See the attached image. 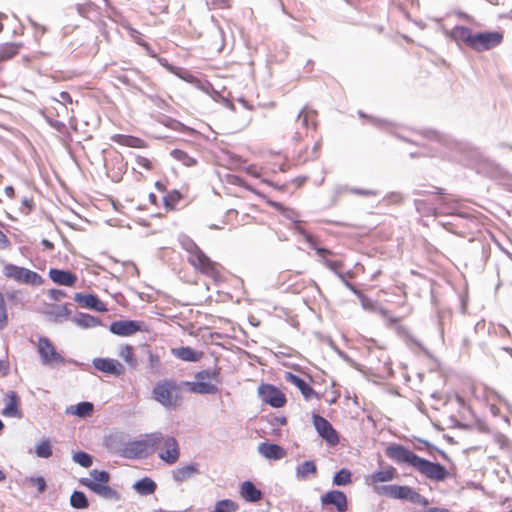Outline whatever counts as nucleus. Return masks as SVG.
<instances>
[{
	"instance_id": "f257e3e1",
	"label": "nucleus",
	"mask_w": 512,
	"mask_h": 512,
	"mask_svg": "<svg viewBox=\"0 0 512 512\" xmlns=\"http://www.w3.org/2000/svg\"><path fill=\"white\" fill-rule=\"evenodd\" d=\"M385 452L387 457L397 464H407L430 480L440 482L449 476L448 471L441 464L421 458L400 444L389 445Z\"/></svg>"
},
{
	"instance_id": "f03ea898",
	"label": "nucleus",
	"mask_w": 512,
	"mask_h": 512,
	"mask_svg": "<svg viewBox=\"0 0 512 512\" xmlns=\"http://www.w3.org/2000/svg\"><path fill=\"white\" fill-rule=\"evenodd\" d=\"M181 247L188 253L187 262L200 274L210 278L215 283L225 280L224 267L210 259L209 256L189 237L183 236Z\"/></svg>"
},
{
	"instance_id": "7ed1b4c3",
	"label": "nucleus",
	"mask_w": 512,
	"mask_h": 512,
	"mask_svg": "<svg viewBox=\"0 0 512 512\" xmlns=\"http://www.w3.org/2000/svg\"><path fill=\"white\" fill-rule=\"evenodd\" d=\"M153 399L168 409H175L182 403L180 385L172 379H162L156 382L152 389Z\"/></svg>"
},
{
	"instance_id": "20e7f679",
	"label": "nucleus",
	"mask_w": 512,
	"mask_h": 512,
	"mask_svg": "<svg viewBox=\"0 0 512 512\" xmlns=\"http://www.w3.org/2000/svg\"><path fill=\"white\" fill-rule=\"evenodd\" d=\"M194 378L195 381L184 383L191 393L216 394L219 390L218 385L222 383L221 367L215 366L211 370L198 371Z\"/></svg>"
},
{
	"instance_id": "39448f33",
	"label": "nucleus",
	"mask_w": 512,
	"mask_h": 512,
	"mask_svg": "<svg viewBox=\"0 0 512 512\" xmlns=\"http://www.w3.org/2000/svg\"><path fill=\"white\" fill-rule=\"evenodd\" d=\"M109 480L110 476L106 471L95 469L90 471L89 478H81L79 483L105 499L117 498V492L107 485Z\"/></svg>"
},
{
	"instance_id": "423d86ee",
	"label": "nucleus",
	"mask_w": 512,
	"mask_h": 512,
	"mask_svg": "<svg viewBox=\"0 0 512 512\" xmlns=\"http://www.w3.org/2000/svg\"><path fill=\"white\" fill-rule=\"evenodd\" d=\"M157 435L153 450L157 451L158 457L168 465H173L180 459L179 443L173 436H164L160 432H154Z\"/></svg>"
},
{
	"instance_id": "0eeeda50",
	"label": "nucleus",
	"mask_w": 512,
	"mask_h": 512,
	"mask_svg": "<svg viewBox=\"0 0 512 512\" xmlns=\"http://www.w3.org/2000/svg\"><path fill=\"white\" fill-rule=\"evenodd\" d=\"M488 386L473 381L471 379H465L460 383L459 390L456 394V400L461 405L466 403H483L486 397V391Z\"/></svg>"
},
{
	"instance_id": "6e6552de",
	"label": "nucleus",
	"mask_w": 512,
	"mask_h": 512,
	"mask_svg": "<svg viewBox=\"0 0 512 512\" xmlns=\"http://www.w3.org/2000/svg\"><path fill=\"white\" fill-rule=\"evenodd\" d=\"M376 493L393 499L407 500L414 504L426 505L428 503L420 493L405 485H383L376 488Z\"/></svg>"
},
{
	"instance_id": "1a4fd4ad",
	"label": "nucleus",
	"mask_w": 512,
	"mask_h": 512,
	"mask_svg": "<svg viewBox=\"0 0 512 512\" xmlns=\"http://www.w3.org/2000/svg\"><path fill=\"white\" fill-rule=\"evenodd\" d=\"M2 272L7 279H12L20 284L40 286L44 282L42 276L37 272L10 263L3 266Z\"/></svg>"
},
{
	"instance_id": "9d476101",
	"label": "nucleus",
	"mask_w": 512,
	"mask_h": 512,
	"mask_svg": "<svg viewBox=\"0 0 512 512\" xmlns=\"http://www.w3.org/2000/svg\"><path fill=\"white\" fill-rule=\"evenodd\" d=\"M157 435L147 434L143 440L128 443L122 450V456L129 459L144 458L155 446Z\"/></svg>"
},
{
	"instance_id": "9b49d317",
	"label": "nucleus",
	"mask_w": 512,
	"mask_h": 512,
	"mask_svg": "<svg viewBox=\"0 0 512 512\" xmlns=\"http://www.w3.org/2000/svg\"><path fill=\"white\" fill-rule=\"evenodd\" d=\"M37 352L44 365H63L65 358L56 350L52 341L44 336L38 338Z\"/></svg>"
},
{
	"instance_id": "f8f14e48",
	"label": "nucleus",
	"mask_w": 512,
	"mask_h": 512,
	"mask_svg": "<svg viewBox=\"0 0 512 512\" xmlns=\"http://www.w3.org/2000/svg\"><path fill=\"white\" fill-rule=\"evenodd\" d=\"M312 423L318 435L327 443L328 446L335 447L340 443L339 433L326 418L318 414H313Z\"/></svg>"
},
{
	"instance_id": "ddd939ff",
	"label": "nucleus",
	"mask_w": 512,
	"mask_h": 512,
	"mask_svg": "<svg viewBox=\"0 0 512 512\" xmlns=\"http://www.w3.org/2000/svg\"><path fill=\"white\" fill-rule=\"evenodd\" d=\"M503 38V33L498 31L476 33L473 34L470 48L478 52L490 50L500 45Z\"/></svg>"
},
{
	"instance_id": "4468645a",
	"label": "nucleus",
	"mask_w": 512,
	"mask_h": 512,
	"mask_svg": "<svg viewBox=\"0 0 512 512\" xmlns=\"http://www.w3.org/2000/svg\"><path fill=\"white\" fill-rule=\"evenodd\" d=\"M258 395L263 402L274 408H281L287 402L285 394L272 384H261L258 387Z\"/></svg>"
},
{
	"instance_id": "2eb2a0df",
	"label": "nucleus",
	"mask_w": 512,
	"mask_h": 512,
	"mask_svg": "<svg viewBox=\"0 0 512 512\" xmlns=\"http://www.w3.org/2000/svg\"><path fill=\"white\" fill-rule=\"evenodd\" d=\"M486 393L487 394L483 401V404L489 407L490 412L494 417L501 416L504 410H511L512 406L504 396L500 395L498 392L491 389L490 387H488Z\"/></svg>"
},
{
	"instance_id": "dca6fc26",
	"label": "nucleus",
	"mask_w": 512,
	"mask_h": 512,
	"mask_svg": "<svg viewBox=\"0 0 512 512\" xmlns=\"http://www.w3.org/2000/svg\"><path fill=\"white\" fill-rule=\"evenodd\" d=\"M93 366L98 371L117 377L123 375L126 371L122 363L112 358H95Z\"/></svg>"
},
{
	"instance_id": "f3484780",
	"label": "nucleus",
	"mask_w": 512,
	"mask_h": 512,
	"mask_svg": "<svg viewBox=\"0 0 512 512\" xmlns=\"http://www.w3.org/2000/svg\"><path fill=\"white\" fill-rule=\"evenodd\" d=\"M109 330L111 333L118 336H131L139 331H143L142 325L134 320H119L110 324Z\"/></svg>"
},
{
	"instance_id": "a211bd4d",
	"label": "nucleus",
	"mask_w": 512,
	"mask_h": 512,
	"mask_svg": "<svg viewBox=\"0 0 512 512\" xmlns=\"http://www.w3.org/2000/svg\"><path fill=\"white\" fill-rule=\"evenodd\" d=\"M398 477L396 468L393 466H386L384 469L375 471L371 475L365 478L366 484L372 486L376 492V488H379V483L390 482Z\"/></svg>"
},
{
	"instance_id": "6ab92c4d",
	"label": "nucleus",
	"mask_w": 512,
	"mask_h": 512,
	"mask_svg": "<svg viewBox=\"0 0 512 512\" xmlns=\"http://www.w3.org/2000/svg\"><path fill=\"white\" fill-rule=\"evenodd\" d=\"M74 301L82 308L94 310L97 312H107L106 304L94 294L75 293Z\"/></svg>"
},
{
	"instance_id": "aec40b11",
	"label": "nucleus",
	"mask_w": 512,
	"mask_h": 512,
	"mask_svg": "<svg viewBox=\"0 0 512 512\" xmlns=\"http://www.w3.org/2000/svg\"><path fill=\"white\" fill-rule=\"evenodd\" d=\"M284 379L286 382L296 386L300 390L305 400H310L312 398H320L319 394L311 387V385L305 379L291 372H285Z\"/></svg>"
},
{
	"instance_id": "412c9836",
	"label": "nucleus",
	"mask_w": 512,
	"mask_h": 512,
	"mask_svg": "<svg viewBox=\"0 0 512 512\" xmlns=\"http://www.w3.org/2000/svg\"><path fill=\"white\" fill-rule=\"evenodd\" d=\"M43 314L51 321L61 323L70 319L71 310L69 309L68 304L58 305L50 303L45 305Z\"/></svg>"
},
{
	"instance_id": "4be33fe9",
	"label": "nucleus",
	"mask_w": 512,
	"mask_h": 512,
	"mask_svg": "<svg viewBox=\"0 0 512 512\" xmlns=\"http://www.w3.org/2000/svg\"><path fill=\"white\" fill-rule=\"evenodd\" d=\"M321 502L324 505H334L338 512H346L348 502L345 493L339 490H331L322 495Z\"/></svg>"
},
{
	"instance_id": "5701e85b",
	"label": "nucleus",
	"mask_w": 512,
	"mask_h": 512,
	"mask_svg": "<svg viewBox=\"0 0 512 512\" xmlns=\"http://www.w3.org/2000/svg\"><path fill=\"white\" fill-rule=\"evenodd\" d=\"M49 278L56 284L72 287L76 284L78 277L75 273L57 268L49 270Z\"/></svg>"
},
{
	"instance_id": "b1692460",
	"label": "nucleus",
	"mask_w": 512,
	"mask_h": 512,
	"mask_svg": "<svg viewBox=\"0 0 512 512\" xmlns=\"http://www.w3.org/2000/svg\"><path fill=\"white\" fill-rule=\"evenodd\" d=\"M2 414L6 417L21 418L22 412L20 409V398L16 392L10 391L5 397V407Z\"/></svg>"
},
{
	"instance_id": "393cba45",
	"label": "nucleus",
	"mask_w": 512,
	"mask_h": 512,
	"mask_svg": "<svg viewBox=\"0 0 512 512\" xmlns=\"http://www.w3.org/2000/svg\"><path fill=\"white\" fill-rule=\"evenodd\" d=\"M171 353L177 359H180L185 362H198L204 356V353L202 351L195 350L189 346L172 348Z\"/></svg>"
},
{
	"instance_id": "a878e982",
	"label": "nucleus",
	"mask_w": 512,
	"mask_h": 512,
	"mask_svg": "<svg viewBox=\"0 0 512 512\" xmlns=\"http://www.w3.org/2000/svg\"><path fill=\"white\" fill-rule=\"evenodd\" d=\"M316 252L322 258L325 266L331 271L335 272L337 275H339L341 279H343L341 270L344 268V261L341 259H330L328 256H331L334 253L328 249L316 248Z\"/></svg>"
},
{
	"instance_id": "bb28decb",
	"label": "nucleus",
	"mask_w": 512,
	"mask_h": 512,
	"mask_svg": "<svg viewBox=\"0 0 512 512\" xmlns=\"http://www.w3.org/2000/svg\"><path fill=\"white\" fill-rule=\"evenodd\" d=\"M199 473V464L191 463L188 465H184L176 468L172 471V477L174 481L178 483H183L191 479L193 476Z\"/></svg>"
},
{
	"instance_id": "cd10ccee",
	"label": "nucleus",
	"mask_w": 512,
	"mask_h": 512,
	"mask_svg": "<svg viewBox=\"0 0 512 512\" xmlns=\"http://www.w3.org/2000/svg\"><path fill=\"white\" fill-rule=\"evenodd\" d=\"M258 451L267 459L279 460L286 456L285 449L277 444L261 443L258 446Z\"/></svg>"
},
{
	"instance_id": "c85d7f7f",
	"label": "nucleus",
	"mask_w": 512,
	"mask_h": 512,
	"mask_svg": "<svg viewBox=\"0 0 512 512\" xmlns=\"http://www.w3.org/2000/svg\"><path fill=\"white\" fill-rule=\"evenodd\" d=\"M240 495L247 502H258L263 493L251 481H244L240 486Z\"/></svg>"
},
{
	"instance_id": "c756f323",
	"label": "nucleus",
	"mask_w": 512,
	"mask_h": 512,
	"mask_svg": "<svg viewBox=\"0 0 512 512\" xmlns=\"http://www.w3.org/2000/svg\"><path fill=\"white\" fill-rule=\"evenodd\" d=\"M24 47L22 42H6L0 45V62L8 61L17 56Z\"/></svg>"
},
{
	"instance_id": "7c9ffc66",
	"label": "nucleus",
	"mask_w": 512,
	"mask_h": 512,
	"mask_svg": "<svg viewBox=\"0 0 512 512\" xmlns=\"http://www.w3.org/2000/svg\"><path fill=\"white\" fill-rule=\"evenodd\" d=\"M450 37L453 38L458 43H464L466 46L470 48L473 33L470 28L465 26H455L450 31Z\"/></svg>"
},
{
	"instance_id": "2f4dec72",
	"label": "nucleus",
	"mask_w": 512,
	"mask_h": 512,
	"mask_svg": "<svg viewBox=\"0 0 512 512\" xmlns=\"http://www.w3.org/2000/svg\"><path fill=\"white\" fill-rule=\"evenodd\" d=\"M379 313L383 317V319L386 321V324L388 327L396 329L397 332L401 335L408 334V329L405 326L401 325L402 319L400 317L394 316L387 309H380Z\"/></svg>"
},
{
	"instance_id": "473e14b6",
	"label": "nucleus",
	"mask_w": 512,
	"mask_h": 512,
	"mask_svg": "<svg viewBox=\"0 0 512 512\" xmlns=\"http://www.w3.org/2000/svg\"><path fill=\"white\" fill-rule=\"evenodd\" d=\"M111 140L121 146L132 147V148H143L145 142L135 136L115 134L111 136Z\"/></svg>"
},
{
	"instance_id": "72a5a7b5",
	"label": "nucleus",
	"mask_w": 512,
	"mask_h": 512,
	"mask_svg": "<svg viewBox=\"0 0 512 512\" xmlns=\"http://www.w3.org/2000/svg\"><path fill=\"white\" fill-rule=\"evenodd\" d=\"M73 322L81 328L88 329L101 325V320L87 313H79L73 318Z\"/></svg>"
},
{
	"instance_id": "f704fd0d",
	"label": "nucleus",
	"mask_w": 512,
	"mask_h": 512,
	"mask_svg": "<svg viewBox=\"0 0 512 512\" xmlns=\"http://www.w3.org/2000/svg\"><path fill=\"white\" fill-rule=\"evenodd\" d=\"M119 356L124 360V362L131 368H136L138 365V360L134 351V347L132 345L126 344L123 345L119 350Z\"/></svg>"
},
{
	"instance_id": "c9c22d12",
	"label": "nucleus",
	"mask_w": 512,
	"mask_h": 512,
	"mask_svg": "<svg viewBox=\"0 0 512 512\" xmlns=\"http://www.w3.org/2000/svg\"><path fill=\"white\" fill-rule=\"evenodd\" d=\"M183 199V195L179 190L169 191L163 198L164 206L166 210H175L178 203Z\"/></svg>"
},
{
	"instance_id": "e433bc0d",
	"label": "nucleus",
	"mask_w": 512,
	"mask_h": 512,
	"mask_svg": "<svg viewBox=\"0 0 512 512\" xmlns=\"http://www.w3.org/2000/svg\"><path fill=\"white\" fill-rule=\"evenodd\" d=\"M134 487L140 494H143V495L152 494L155 492V490L157 488L156 483L148 477H145V478L137 481L135 483Z\"/></svg>"
},
{
	"instance_id": "4c0bfd02",
	"label": "nucleus",
	"mask_w": 512,
	"mask_h": 512,
	"mask_svg": "<svg viewBox=\"0 0 512 512\" xmlns=\"http://www.w3.org/2000/svg\"><path fill=\"white\" fill-rule=\"evenodd\" d=\"M299 119L302 121V124L305 127H312L315 129L317 127V113L314 110H310L308 108H304L301 110L299 114Z\"/></svg>"
},
{
	"instance_id": "58836bf2",
	"label": "nucleus",
	"mask_w": 512,
	"mask_h": 512,
	"mask_svg": "<svg viewBox=\"0 0 512 512\" xmlns=\"http://www.w3.org/2000/svg\"><path fill=\"white\" fill-rule=\"evenodd\" d=\"M352 483V473L347 468H342L333 477V484L336 486H346Z\"/></svg>"
},
{
	"instance_id": "ea45409f",
	"label": "nucleus",
	"mask_w": 512,
	"mask_h": 512,
	"mask_svg": "<svg viewBox=\"0 0 512 512\" xmlns=\"http://www.w3.org/2000/svg\"><path fill=\"white\" fill-rule=\"evenodd\" d=\"M70 504L76 509H86L89 506L86 495L81 491H74L70 497Z\"/></svg>"
},
{
	"instance_id": "a19ab883",
	"label": "nucleus",
	"mask_w": 512,
	"mask_h": 512,
	"mask_svg": "<svg viewBox=\"0 0 512 512\" xmlns=\"http://www.w3.org/2000/svg\"><path fill=\"white\" fill-rule=\"evenodd\" d=\"M171 156L175 160L183 163L185 166H188V167L196 164V160L193 157H191L187 152H185L184 150H181V149L172 150Z\"/></svg>"
},
{
	"instance_id": "79ce46f5",
	"label": "nucleus",
	"mask_w": 512,
	"mask_h": 512,
	"mask_svg": "<svg viewBox=\"0 0 512 512\" xmlns=\"http://www.w3.org/2000/svg\"><path fill=\"white\" fill-rule=\"evenodd\" d=\"M317 473V466L313 461H305L297 467V476L305 479L310 474Z\"/></svg>"
},
{
	"instance_id": "37998d69",
	"label": "nucleus",
	"mask_w": 512,
	"mask_h": 512,
	"mask_svg": "<svg viewBox=\"0 0 512 512\" xmlns=\"http://www.w3.org/2000/svg\"><path fill=\"white\" fill-rule=\"evenodd\" d=\"M35 452L40 458H49L52 456V447L49 440H42L36 445Z\"/></svg>"
},
{
	"instance_id": "c03bdc74",
	"label": "nucleus",
	"mask_w": 512,
	"mask_h": 512,
	"mask_svg": "<svg viewBox=\"0 0 512 512\" xmlns=\"http://www.w3.org/2000/svg\"><path fill=\"white\" fill-rule=\"evenodd\" d=\"M94 406L90 402H81L78 403L73 410V414L79 417L89 416L93 412Z\"/></svg>"
},
{
	"instance_id": "a18cd8bd",
	"label": "nucleus",
	"mask_w": 512,
	"mask_h": 512,
	"mask_svg": "<svg viewBox=\"0 0 512 512\" xmlns=\"http://www.w3.org/2000/svg\"><path fill=\"white\" fill-rule=\"evenodd\" d=\"M8 324V313L3 293L0 291V330Z\"/></svg>"
},
{
	"instance_id": "49530a36",
	"label": "nucleus",
	"mask_w": 512,
	"mask_h": 512,
	"mask_svg": "<svg viewBox=\"0 0 512 512\" xmlns=\"http://www.w3.org/2000/svg\"><path fill=\"white\" fill-rule=\"evenodd\" d=\"M73 459L76 463L80 464L82 467L85 468H89L93 463L92 457L85 452L75 453Z\"/></svg>"
},
{
	"instance_id": "de8ad7c7",
	"label": "nucleus",
	"mask_w": 512,
	"mask_h": 512,
	"mask_svg": "<svg viewBox=\"0 0 512 512\" xmlns=\"http://www.w3.org/2000/svg\"><path fill=\"white\" fill-rule=\"evenodd\" d=\"M27 481L37 489L39 494H42L46 490V481L42 476L30 477Z\"/></svg>"
},
{
	"instance_id": "09e8293b",
	"label": "nucleus",
	"mask_w": 512,
	"mask_h": 512,
	"mask_svg": "<svg viewBox=\"0 0 512 512\" xmlns=\"http://www.w3.org/2000/svg\"><path fill=\"white\" fill-rule=\"evenodd\" d=\"M148 362L151 370H158L161 366L160 356L151 351L148 353Z\"/></svg>"
},
{
	"instance_id": "8fccbe9b",
	"label": "nucleus",
	"mask_w": 512,
	"mask_h": 512,
	"mask_svg": "<svg viewBox=\"0 0 512 512\" xmlns=\"http://www.w3.org/2000/svg\"><path fill=\"white\" fill-rule=\"evenodd\" d=\"M212 9H229L232 6V0H210Z\"/></svg>"
},
{
	"instance_id": "3c124183",
	"label": "nucleus",
	"mask_w": 512,
	"mask_h": 512,
	"mask_svg": "<svg viewBox=\"0 0 512 512\" xmlns=\"http://www.w3.org/2000/svg\"><path fill=\"white\" fill-rule=\"evenodd\" d=\"M48 295L54 301H59L67 296L66 292L60 289H51L48 291Z\"/></svg>"
},
{
	"instance_id": "603ef678",
	"label": "nucleus",
	"mask_w": 512,
	"mask_h": 512,
	"mask_svg": "<svg viewBox=\"0 0 512 512\" xmlns=\"http://www.w3.org/2000/svg\"><path fill=\"white\" fill-rule=\"evenodd\" d=\"M136 161L140 167L146 170H151L153 168L151 160L146 157L139 156Z\"/></svg>"
},
{
	"instance_id": "864d4df0",
	"label": "nucleus",
	"mask_w": 512,
	"mask_h": 512,
	"mask_svg": "<svg viewBox=\"0 0 512 512\" xmlns=\"http://www.w3.org/2000/svg\"><path fill=\"white\" fill-rule=\"evenodd\" d=\"M10 371L9 361L6 359L0 360V374L6 376Z\"/></svg>"
},
{
	"instance_id": "5fc2aeb1",
	"label": "nucleus",
	"mask_w": 512,
	"mask_h": 512,
	"mask_svg": "<svg viewBox=\"0 0 512 512\" xmlns=\"http://www.w3.org/2000/svg\"><path fill=\"white\" fill-rule=\"evenodd\" d=\"M266 203H267L270 207H272V208H274V209L278 210V211H279V212H281V213H283V212H284V210H285V208H284L283 204H282V203H280V202H276V201H273V200H271V199H266Z\"/></svg>"
},
{
	"instance_id": "6e6d98bb",
	"label": "nucleus",
	"mask_w": 512,
	"mask_h": 512,
	"mask_svg": "<svg viewBox=\"0 0 512 512\" xmlns=\"http://www.w3.org/2000/svg\"><path fill=\"white\" fill-rule=\"evenodd\" d=\"M10 246L8 237L0 230V248L5 249Z\"/></svg>"
},
{
	"instance_id": "4d7b16f0",
	"label": "nucleus",
	"mask_w": 512,
	"mask_h": 512,
	"mask_svg": "<svg viewBox=\"0 0 512 512\" xmlns=\"http://www.w3.org/2000/svg\"><path fill=\"white\" fill-rule=\"evenodd\" d=\"M32 26L34 27L37 34L43 35L46 32V27L43 25H40L34 21L31 22Z\"/></svg>"
},
{
	"instance_id": "13d9d810",
	"label": "nucleus",
	"mask_w": 512,
	"mask_h": 512,
	"mask_svg": "<svg viewBox=\"0 0 512 512\" xmlns=\"http://www.w3.org/2000/svg\"><path fill=\"white\" fill-rule=\"evenodd\" d=\"M141 46L146 50L147 54L152 58H157L156 52L151 48L148 43H141Z\"/></svg>"
},
{
	"instance_id": "bf43d9fd",
	"label": "nucleus",
	"mask_w": 512,
	"mask_h": 512,
	"mask_svg": "<svg viewBox=\"0 0 512 512\" xmlns=\"http://www.w3.org/2000/svg\"><path fill=\"white\" fill-rule=\"evenodd\" d=\"M345 285H346V287H347L348 289H350L352 292H354V293H355L356 295H358L360 298H362V299H364V298H365V297H364V295H363L360 291H358L352 283H350V282H348V281H345Z\"/></svg>"
},
{
	"instance_id": "052dcab7",
	"label": "nucleus",
	"mask_w": 512,
	"mask_h": 512,
	"mask_svg": "<svg viewBox=\"0 0 512 512\" xmlns=\"http://www.w3.org/2000/svg\"><path fill=\"white\" fill-rule=\"evenodd\" d=\"M247 173H249L250 175L254 176V177H259L260 176V172L258 170V168L254 165H251L249 167H247Z\"/></svg>"
},
{
	"instance_id": "680f3d73",
	"label": "nucleus",
	"mask_w": 512,
	"mask_h": 512,
	"mask_svg": "<svg viewBox=\"0 0 512 512\" xmlns=\"http://www.w3.org/2000/svg\"><path fill=\"white\" fill-rule=\"evenodd\" d=\"M60 99L64 103H72V98L68 92H65V91L61 92Z\"/></svg>"
},
{
	"instance_id": "e2e57ef3",
	"label": "nucleus",
	"mask_w": 512,
	"mask_h": 512,
	"mask_svg": "<svg viewBox=\"0 0 512 512\" xmlns=\"http://www.w3.org/2000/svg\"><path fill=\"white\" fill-rule=\"evenodd\" d=\"M4 192L5 195L11 199L15 197V190L12 186L5 187Z\"/></svg>"
},
{
	"instance_id": "0e129e2a",
	"label": "nucleus",
	"mask_w": 512,
	"mask_h": 512,
	"mask_svg": "<svg viewBox=\"0 0 512 512\" xmlns=\"http://www.w3.org/2000/svg\"><path fill=\"white\" fill-rule=\"evenodd\" d=\"M157 59H158V61L160 62V64H161V65H163V66H164V67H166L168 70H170L171 72H173V73H175V74H176V72L174 71V68H173L171 65H169V64H168V62H167V60H166V59H164V58H159L158 56H157Z\"/></svg>"
},
{
	"instance_id": "69168bd1",
	"label": "nucleus",
	"mask_w": 512,
	"mask_h": 512,
	"mask_svg": "<svg viewBox=\"0 0 512 512\" xmlns=\"http://www.w3.org/2000/svg\"><path fill=\"white\" fill-rule=\"evenodd\" d=\"M22 204L27 207L28 211H31L33 209V206H34L33 200L32 199H28V198H24L22 200Z\"/></svg>"
},
{
	"instance_id": "338daca9",
	"label": "nucleus",
	"mask_w": 512,
	"mask_h": 512,
	"mask_svg": "<svg viewBox=\"0 0 512 512\" xmlns=\"http://www.w3.org/2000/svg\"><path fill=\"white\" fill-rule=\"evenodd\" d=\"M154 186L159 192H165L167 189L166 185L161 181H156Z\"/></svg>"
},
{
	"instance_id": "774afa93",
	"label": "nucleus",
	"mask_w": 512,
	"mask_h": 512,
	"mask_svg": "<svg viewBox=\"0 0 512 512\" xmlns=\"http://www.w3.org/2000/svg\"><path fill=\"white\" fill-rule=\"evenodd\" d=\"M7 18H8V16L5 13L0 12V33H2L4 30L3 21L6 20Z\"/></svg>"
}]
</instances>
